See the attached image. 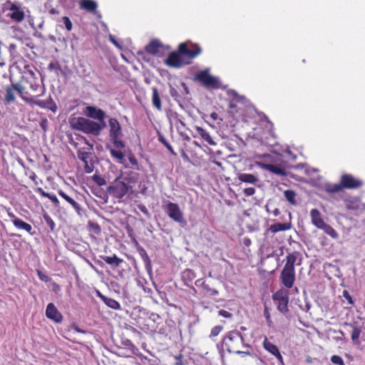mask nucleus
Wrapping results in <instances>:
<instances>
[{
  "instance_id": "nucleus-42",
  "label": "nucleus",
  "mask_w": 365,
  "mask_h": 365,
  "mask_svg": "<svg viewBox=\"0 0 365 365\" xmlns=\"http://www.w3.org/2000/svg\"><path fill=\"white\" fill-rule=\"evenodd\" d=\"M43 217L45 220L46 224L50 228L51 231H54L56 227V223L52 220V218L47 213H44Z\"/></svg>"
},
{
  "instance_id": "nucleus-32",
  "label": "nucleus",
  "mask_w": 365,
  "mask_h": 365,
  "mask_svg": "<svg viewBox=\"0 0 365 365\" xmlns=\"http://www.w3.org/2000/svg\"><path fill=\"white\" fill-rule=\"evenodd\" d=\"M92 155L93 153L91 151H86L84 148L79 149L77 151L78 158L83 163L88 162Z\"/></svg>"
},
{
  "instance_id": "nucleus-34",
  "label": "nucleus",
  "mask_w": 365,
  "mask_h": 365,
  "mask_svg": "<svg viewBox=\"0 0 365 365\" xmlns=\"http://www.w3.org/2000/svg\"><path fill=\"white\" fill-rule=\"evenodd\" d=\"M341 184H330L327 183L324 185V190L329 193L339 192L342 190Z\"/></svg>"
},
{
  "instance_id": "nucleus-41",
  "label": "nucleus",
  "mask_w": 365,
  "mask_h": 365,
  "mask_svg": "<svg viewBox=\"0 0 365 365\" xmlns=\"http://www.w3.org/2000/svg\"><path fill=\"white\" fill-rule=\"evenodd\" d=\"M350 327H352V332H351V340L353 341H356V340L359 339V338L360 336L361 329L360 327H356V326H353L352 324H350Z\"/></svg>"
},
{
  "instance_id": "nucleus-48",
  "label": "nucleus",
  "mask_w": 365,
  "mask_h": 365,
  "mask_svg": "<svg viewBox=\"0 0 365 365\" xmlns=\"http://www.w3.org/2000/svg\"><path fill=\"white\" fill-rule=\"evenodd\" d=\"M264 316L266 318L267 323L269 327H272V321L268 307L265 305L264 309Z\"/></svg>"
},
{
  "instance_id": "nucleus-55",
  "label": "nucleus",
  "mask_w": 365,
  "mask_h": 365,
  "mask_svg": "<svg viewBox=\"0 0 365 365\" xmlns=\"http://www.w3.org/2000/svg\"><path fill=\"white\" fill-rule=\"evenodd\" d=\"M243 192L247 197L252 196L255 193V188L252 187L245 188Z\"/></svg>"
},
{
  "instance_id": "nucleus-61",
  "label": "nucleus",
  "mask_w": 365,
  "mask_h": 365,
  "mask_svg": "<svg viewBox=\"0 0 365 365\" xmlns=\"http://www.w3.org/2000/svg\"><path fill=\"white\" fill-rule=\"evenodd\" d=\"M51 287H52L51 289L53 292H55L56 294H58V292H60L61 287L59 284L53 282L51 284Z\"/></svg>"
},
{
  "instance_id": "nucleus-25",
  "label": "nucleus",
  "mask_w": 365,
  "mask_h": 365,
  "mask_svg": "<svg viewBox=\"0 0 365 365\" xmlns=\"http://www.w3.org/2000/svg\"><path fill=\"white\" fill-rule=\"evenodd\" d=\"M263 168L265 170H268V171H269V172H271V173H274V174H275L277 175H279V176H286L287 175V173H286V171L284 170H283V169H282V168H279V167H277V166H276L274 165H272V164H264Z\"/></svg>"
},
{
  "instance_id": "nucleus-12",
  "label": "nucleus",
  "mask_w": 365,
  "mask_h": 365,
  "mask_svg": "<svg viewBox=\"0 0 365 365\" xmlns=\"http://www.w3.org/2000/svg\"><path fill=\"white\" fill-rule=\"evenodd\" d=\"M182 119H183V118L177 113H172L170 117V122L174 121L176 129H177L178 133L180 134V135L182 138L189 140H190L189 136L185 135L182 130V128L185 127V123H184Z\"/></svg>"
},
{
  "instance_id": "nucleus-31",
  "label": "nucleus",
  "mask_w": 365,
  "mask_h": 365,
  "mask_svg": "<svg viewBox=\"0 0 365 365\" xmlns=\"http://www.w3.org/2000/svg\"><path fill=\"white\" fill-rule=\"evenodd\" d=\"M101 257L107 264L115 267H118L123 261L122 259L118 257L115 255H113L111 257L104 256Z\"/></svg>"
},
{
  "instance_id": "nucleus-14",
  "label": "nucleus",
  "mask_w": 365,
  "mask_h": 365,
  "mask_svg": "<svg viewBox=\"0 0 365 365\" xmlns=\"http://www.w3.org/2000/svg\"><path fill=\"white\" fill-rule=\"evenodd\" d=\"M46 316L47 318L53 320L56 323H60L63 320L61 313L57 309L53 303H49L46 309Z\"/></svg>"
},
{
  "instance_id": "nucleus-21",
  "label": "nucleus",
  "mask_w": 365,
  "mask_h": 365,
  "mask_svg": "<svg viewBox=\"0 0 365 365\" xmlns=\"http://www.w3.org/2000/svg\"><path fill=\"white\" fill-rule=\"evenodd\" d=\"M152 105L158 110H162L161 99L158 90L156 87L152 88Z\"/></svg>"
},
{
  "instance_id": "nucleus-22",
  "label": "nucleus",
  "mask_w": 365,
  "mask_h": 365,
  "mask_svg": "<svg viewBox=\"0 0 365 365\" xmlns=\"http://www.w3.org/2000/svg\"><path fill=\"white\" fill-rule=\"evenodd\" d=\"M162 47L161 43L158 40L151 41L146 46L145 50L148 53L155 55L159 52V48Z\"/></svg>"
},
{
  "instance_id": "nucleus-11",
  "label": "nucleus",
  "mask_w": 365,
  "mask_h": 365,
  "mask_svg": "<svg viewBox=\"0 0 365 365\" xmlns=\"http://www.w3.org/2000/svg\"><path fill=\"white\" fill-rule=\"evenodd\" d=\"M340 184L342 188L354 189L362 185V182L355 179L351 175L345 174L341 176Z\"/></svg>"
},
{
  "instance_id": "nucleus-64",
  "label": "nucleus",
  "mask_w": 365,
  "mask_h": 365,
  "mask_svg": "<svg viewBox=\"0 0 365 365\" xmlns=\"http://www.w3.org/2000/svg\"><path fill=\"white\" fill-rule=\"evenodd\" d=\"M229 95L230 96H231L233 99H235L237 101H240V96L239 95L237 94V93L234 91V90H232L230 91H229Z\"/></svg>"
},
{
  "instance_id": "nucleus-50",
  "label": "nucleus",
  "mask_w": 365,
  "mask_h": 365,
  "mask_svg": "<svg viewBox=\"0 0 365 365\" xmlns=\"http://www.w3.org/2000/svg\"><path fill=\"white\" fill-rule=\"evenodd\" d=\"M223 327L222 326L217 325L212 328L210 335V336H217L221 331L222 330Z\"/></svg>"
},
{
  "instance_id": "nucleus-9",
  "label": "nucleus",
  "mask_w": 365,
  "mask_h": 365,
  "mask_svg": "<svg viewBox=\"0 0 365 365\" xmlns=\"http://www.w3.org/2000/svg\"><path fill=\"white\" fill-rule=\"evenodd\" d=\"M279 280L286 288H292L295 281V269L292 270L283 267L280 273Z\"/></svg>"
},
{
  "instance_id": "nucleus-3",
  "label": "nucleus",
  "mask_w": 365,
  "mask_h": 365,
  "mask_svg": "<svg viewBox=\"0 0 365 365\" xmlns=\"http://www.w3.org/2000/svg\"><path fill=\"white\" fill-rule=\"evenodd\" d=\"M71 127L77 130H80L86 134H91L94 136L98 135L99 126L97 122L83 117H77L70 119Z\"/></svg>"
},
{
  "instance_id": "nucleus-39",
  "label": "nucleus",
  "mask_w": 365,
  "mask_h": 365,
  "mask_svg": "<svg viewBox=\"0 0 365 365\" xmlns=\"http://www.w3.org/2000/svg\"><path fill=\"white\" fill-rule=\"evenodd\" d=\"M170 87V96L174 98V100L179 103L180 106H181V101H182V96L178 92V91L171 85L169 84Z\"/></svg>"
},
{
  "instance_id": "nucleus-44",
  "label": "nucleus",
  "mask_w": 365,
  "mask_h": 365,
  "mask_svg": "<svg viewBox=\"0 0 365 365\" xmlns=\"http://www.w3.org/2000/svg\"><path fill=\"white\" fill-rule=\"evenodd\" d=\"M122 344L130 351L131 354H135V351L138 350L136 346L133 344L130 339H125L122 341Z\"/></svg>"
},
{
  "instance_id": "nucleus-36",
  "label": "nucleus",
  "mask_w": 365,
  "mask_h": 365,
  "mask_svg": "<svg viewBox=\"0 0 365 365\" xmlns=\"http://www.w3.org/2000/svg\"><path fill=\"white\" fill-rule=\"evenodd\" d=\"M202 288L204 290V293L207 297H215L219 294V292L214 288H211L205 282H202Z\"/></svg>"
},
{
  "instance_id": "nucleus-54",
  "label": "nucleus",
  "mask_w": 365,
  "mask_h": 365,
  "mask_svg": "<svg viewBox=\"0 0 365 365\" xmlns=\"http://www.w3.org/2000/svg\"><path fill=\"white\" fill-rule=\"evenodd\" d=\"M93 165L89 164L88 161L84 163V171L86 173H91L93 171Z\"/></svg>"
},
{
  "instance_id": "nucleus-1",
  "label": "nucleus",
  "mask_w": 365,
  "mask_h": 365,
  "mask_svg": "<svg viewBox=\"0 0 365 365\" xmlns=\"http://www.w3.org/2000/svg\"><path fill=\"white\" fill-rule=\"evenodd\" d=\"M193 49L189 48L186 43H181L178 51L171 52L165 61V63L173 68H181L191 63L192 60L201 53L202 50L197 45Z\"/></svg>"
},
{
  "instance_id": "nucleus-7",
  "label": "nucleus",
  "mask_w": 365,
  "mask_h": 365,
  "mask_svg": "<svg viewBox=\"0 0 365 365\" xmlns=\"http://www.w3.org/2000/svg\"><path fill=\"white\" fill-rule=\"evenodd\" d=\"M195 79L200 82L206 88H218L220 87L218 78L210 76L208 70L201 71L197 73Z\"/></svg>"
},
{
  "instance_id": "nucleus-57",
  "label": "nucleus",
  "mask_w": 365,
  "mask_h": 365,
  "mask_svg": "<svg viewBox=\"0 0 365 365\" xmlns=\"http://www.w3.org/2000/svg\"><path fill=\"white\" fill-rule=\"evenodd\" d=\"M39 125L43 132H46L48 125V121L46 118H43L41 120Z\"/></svg>"
},
{
  "instance_id": "nucleus-15",
  "label": "nucleus",
  "mask_w": 365,
  "mask_h": 365,
  "mask_svg": "<svg viewBox=\"0 0 365 365\" xmlns=\"http://www.w3.org/2000/svg\"><path fill=\"white\" fill-rule=\"evenodd\" d=\"M85 114L87 117L95 120H103L106 118V113L101 108L95 106H87L86 108Z\"/></svg>"
},
{
  "instance_id": "nucleus-2",
  "label": "nucleus",
  "mask_w": 365,
  "mask_h": 365,
  "mask_svg": "<svg viewBox=\"0 0 365 365\" xmlns=\"http://www.w3.org/2000/svg\"><path fill=\"white\" fill-rule=\"evenodd\" d=\"M226 347L229 353H233L236 349H239L240 346L245 347H250V345L245 343V339L242 334L236 330L228 331L224 336L222 343L217 344V348L222 359V363L225 364V354L223 346Z\"/></svg>"
},
{
  "instance_id": "nucleus-46",
  "label": "nucleus",
  "mask_w": 365,
  "mask_h": 365,
  "mask_svg": "<svg viewBox=\"0 0 365 365\" xmlns=\"http://www.w3.org/2000/svg\"><path fill=\"white\" fill-rule=\"evenodd\" d=\"M48 69L50 71L54 70L58 74V72L61 70V68L58 61H51L48 66Z\"/></svg>"
},
{
  "instance_id": "nucleus-24",
  "label": "nucleus",
  "mask_w": 365,
  "mask_h": 365,
  "mask_svg": "<svg viewBox=\"0 0 365 365\" xmlns=\"http://www.w3.org/2000/svg\"><path fill=\"white\" fill-rule=\"evenodd\" d=\"M12 223L16 228L19 230H26L27 232L30 234L31 233L33 229L32 226L30 224L21 220V219L19 218L13 220Z\"/></svg>"
},
{
  "instance_id": "nucleus-19",
  "label": "nucleus",
  "mask_w": 365,
  "mask_h": 365,
  "mask_svg": "<svg viewBox=\"0 0 365 365\" xmlns=\"http://www.w3.org/2000/svg\"><path fill=\"white\" fill-rule=\"evenodd\" d=\"M237 178L242 182L252 185H256L259 182V178L256 175L250 173H239Z\"/></svg>"
},
{
  "instance_id": "nucleus-53",
  "label": "nucleus",
  "mask_w": 365,
  "mask_h": 365,
  "mask_svg": "<svg viewBox=\"0 0 365 365\" xmlns=\"http://www.w3.org/2000/svg\"><path fill=\"white\" fill-rule=\"evenodd\" d=\"M138 209L147 217H150V213L148 211V208L144 205H138Z\"/></svg>"
},
{
  "instance_id": "nucleus-29",
  "label": "nucleus",
  "mask_w": 365,
  "mask_h": 365,
  "mask_svg": "<svg viewBox=\"0 0 365 365\" xmlns=\"http://www.w3.org/2000/svg\"><path fill=\"white\" fill-rule=\"evenodd\" d=\"M36 104L41 108H48L53 112H56L57 110V106L53 103L51 98H49V99L46 101H39L36 103Z\"/></svg>"
},
{
  "instance_id": "nucleus-13",
  "label": "nucleus",
  "mask_w": 365,
  "mask_h": 365,
  "mask_svg": "<svg viewBox=\"0 0 365 365\" xmlns=\"http://www.w3.org/2000/svg\"><path fill=\"white\" fill-rule=\"evenodd\" d=\"M300 256L301 254L297 251L289 253L286 257V264L284 267L292 270L295 269V264L300 265L302 263Z\"/></svg>"
},
{
  "instance_id": "nucleus-47",
  "label": "nucleus",
  "mask_w": 365,
  "mask_h": 365,
  "mask_svg": "<svg viewBox=\"0 0 365 365\" xmlns=\"http://www.w3.org/2000/svg\"><path fill=\"white\" fill-rule=\"evenodd\" d=\"M128 159L130 163L133 165L132 168L139 170L138 160L133 154H130Z\"/></svg>"
},
{
  "instance_id": "nucleus-28",
  "label": "nucleus",
  "mask_w": 365,
  "mask_h": 365,
  "mask_svg": "<svg viewBox=\"0 0 365 365\" xmlns=\"http://www.w3.org/2000/svg\"><path fill=\"white\" fill-rule=\"evenodd\" d=\"M196 277L194 271L190 269H185L182 274V279L185 282V284L187 287L190 286V283Z\"/></svg>"
},
{
  "instance_id": "nucleus-23",
  "label": "nucleus",
  "mask_w": 365,
  "mask_h": 365,
  "mask_svg": "<svg viewBox=\"0 0 365 365\" xmlns=\"http://www.w3.org/2000/svg\"><path fill=\"white\" fill-rule=\"evenodd\" d=\"M16 91L13 86H9L6 88V94L4 98V101L6 104H10L14 102L16 97Z\"/></svg>"
},
{
  "instance_id": "nucleus-58",
  "label": "nucleus",
  "mask_w": 365,
  "mask_h": 365,
  "mask_svg": "<svg viewBox=\"0 0 365 365\" xmlns=\"http://www.w3.org/2000/svg\"><path fill=\"white\" fill-rule=\"evenodd\" d=\"M343 297L348 301L349 304H351V305L354 304V301L352 299V297L347 290L343 291Z\"/></svg>"
},
{
  "instance_id": "nucleus-4",
  "label": "nucleus",
  "mask_w": 365,
  "mask_h": 365,
  "mask_svg": "<svg viewBox=\"0 0 365 365\" xmlns=\"http://www.w3.org/2000/svg\"><path fill=\"white\" fill-rule=\"evenodd\" d=\"M109 126V138L114 147L117 149H122L125 148V143L121 140L123 132L121 126L115 118H110L108 119Z\"/></svg>"
},
{
  "instance_id": "nucleus-60",
  "label": "nucleus",
  "mask_w": 365,
  "mask_h": 365,
  "mask_svg": "<svg viewBox=\"0 0 365 365\" xmlns=\"http://www.w3.org/2000/svg\"><path fill=\"white\" fill-rule=\"evenodd\" d=\"M233 353L240 355L242 356L251 355V352L250 351H240L238 349H236Z\"/></svg>"
},
{
  "instance_id": "nucleus-8",
  "label": "nucleus",
  "mask_w": 365,
  "mask_h": 365,
  "mask_svg": "<svg viewBox=\"0 0 365 365\" xmlns=\"http://www.w3.org/2000/svg\"><path fill=\"white\" fill-rule=\"evenodd\" d=\"M274 301H277V309L282 314H286L289 312L288 303H289V294L288 292L284 289L278 290L272 295Z\"/></svg>"
},
{
  "instance_id": "nucleus-5",
  "label": "nucleus",
  "mask_w": 365,
  "mask_h": 365,
  "mask_svg": "<svg viewBox=\"0 0 365 365\" xmlns=\"http://www.w3.org/2000/svg\"><path fill=\"white\" fill-rule=\"evenodd\" d=\"M163 208L168 217L178 223L180 227H185L187 225V221L178 204L168 201L163 205Z\"/></svg>"
},
{
  "instance_id": "nucleus-27",
  "label": "nucleus",
  "mask_w": 365,
  "mask_h": 365,
  "mask_svg": "<svg viewBox=\"0 0 365 365\" xmlns=\"http://www.w3.org/2000/svg\"><path fill=\"white\" fill-rule=\"evenodd\" d=\"M196 130L200 137L205 140L208 144L211 145H216V143L212 140L209 133L201 127H197Z\"/></svg>"
},
{
  "instance_id": "nucleus-38",
  "label": "nucleus",
  "mask_w": 365,
  "mask_h": 365,
  "mask_svg": "<svg viewBox=\"0 0 365 365\" xmlns=\"http://www.w3.org/2000/svg\"><path fill=\"white\" fill-rule=\"evenodd\" d=\"M103 302L108 307H110L113 309L119 310L120 309V305L119 302L112 298L106 297V299H105V301Z\"/></svg>"
},
{
  "instance_id": "nucleus-33",
  "label": "nucleus",
  "mask_w": 365,
  "mask_h": 365,
  "mask_svg": "<svg viewBox=\"0 0 365 365\" xmlns=\"http://www.w3.org/2000/svg\"><path fill=\"white\" fill-rule=\"evenodd\" d=\"M320 230H322L326 234H327L334 239H336L339 237L337 232L331 225L327 223L324 224V225L322 226Z\"/></svg>"
},
{
  "instance_id": "nucleus-56",
  "label": "nucleus",
  "mask_w": 365,
  "mask_h": 365,
  "mask_svg": "<svg viewBox=\"0 0 365 365\" xmlns=\"http://www.w3.org/2000/svg\"><path fill=\"white\" fill-rule=\"evenodd\" d=\"M97 124H98V135L101 134V131L106 127V123L105 121V118L103 120H98Z\"/></svg>"
},
{
  "instance_id": "nucleus-30",
  "label": "nucleus",
  "mask_w": 365,
  "mask_h": 365,
  "mask_svg": "<svg viewBox=\"0 0 365 365\" xmlns=\"http://www.w3.org/2000/svg\"><path fill=\"white\" fill-rule=\"evenodd\" d=\"M263 347L265 350L275 356L279 352L278 347L265 338L263 341Z\"/></svg>"
},
{
  "instance_id": "nucleus-40",
  "label": "nucleus",
  "mask_w": 365,
  "mask_h": 365,
  "mask_svg": "<svg viewBox=\"0 0 365 365\" xmlns=\"http://www.w3.org/2000/svg\"><path fill=\"white\" fill-rule=\"evenodd\" d=\"M158 140L167 148V149L174 156L177 155V153L173 149L171 145L168 142V140L164 138V136L161 134L158 135Z\"/></svg>"
},
{
  "instance_id": "nucleus-52",
  "label": "nucleus",
  "mask_w": 365,
  "mask_h": 365,
  "mask_svg": "<svg viewBox=\"0 0 365 365\" xmlns=\"http://www.w3.org/2000/svg\"><path fill=\"white\" fill-rule=\"evenodd\" d=\"M63 21L66 29L68 31H71L72 29V22L71 21L70 19L67 16H64L63 17Z\"/></svg>"
},
{
  "instance_id": "nucleus-51",
  "label": "nucleus",
  "mask_w": 365,
  "mask_h": 365,
  "mask_svg": "<svg viewBox=\"0 0 365 365\" xmlns=\"http://www.w3.org/2000/svg\"><path fill=\"white\" fill-rule=\"evenodd\" d=\"M37 274L40 280L45 282H51V278L43 274L41 271L37 270Z\"/></svg>"
},
{
  "instance_id": "nucleus-63",
  "label": "nucleus",
  "mask_w": 365,
  "mask_h": 365,
  "mask_svg": "<svg viewBox=\"0 0 365 365\" xmlns=\"http://www.w3.org/2000/svg\"><path fill=\"white\" fill-rule=\"evenodd\" d=\"M36 192H37L38 193H39V194H40L41 196H43V197H48H48H50V195H51V193L46 192L43 190V188H41V187H38V188L36 189Z\"/></svg>"
},
{
  "instance_id": "nucleus-43",
  "label": "nucleus",
  "mask_w": 365,
  "mask_h": 365,
  "mask_svg": "<svg viewBox=\"0 0 365 365\" xmlns=\"http://www.w3.org/2000/svg\"><path fill=\"white\" fill-rule=\"evenodd\" d=\"M92 179L98 186H103L107 183L105 178L98 174L93 175Z\"/></svg>"
},
{
  "instance_id": "nucleus-16",
  "label": "nucleus",
  "mask_w": 365,
  "mask_h": 365,
  "mask_svg": "<svg viewBox=\"0 0 365 365\" xmlns=\"http://www.w3.org/2000/svg\"><path fill=\"white\" fill-rule=\"evenodd\" d=\"M138 252L140 256L141 257L142 260L143 261L145 268L148 275L150 276V278L152 279L153 268H152V264H151V260H150L146 250L143 247H139L138 248Z\"/></svg>"
},
{
  "instance_id": "nucleus-20",
  "label": "nucleus",
  "mask_w": 365,
  "mask_h": 365,
  "mask_svg": "<svg viewBox=\"0 0 365 365\" xmlns=\"http://www.w3.org/2000/svg\"><path fill=\"white\" fill-rule=\"evenodd\" d=\"M80 7L91 13H95L98 7L97 2L93 0H80Z\"/></svg>"
},
{
  "instance_id": "nucleus-37",
  "label": "nucleus",
  "mask_w": 365,
  "mask_h": 365,
  "mask_svg": "<svg viewBox=\"0 0 365 365\" xmlns=\"http://www.w3.org/2000/svg\"><path fill=\"white\" fill-rule=\"evenodd\" d=\"M107 148L109 149L110 153L113 158L117 159L120 163H123L124 154L121 151H118L114 148H110V146H107Z\"/></svg>"
},
{
  "instance_id": "nucleus-26",
  "label": "nucleus",
  "mask_w": 365,
  "mask_h": 365,
  "mask_svg": "<svg viewBox=\"0 0 365 365\" xmlns=\"http://www.w3.org/2000/svg\"><path fill=\"white\" fill-rule=\"evenodd\" d=\"M291 226H292L291 223L278 222V223H274V224L272 225L269 227V230L273 233H276V232H278L280 231L288 230L291 228Z\"/></svg>"
},
{
  "instance_id": "nucleus-10",
  "label": "nucleus",
  "mask_w": 365,
  "mask_h": 365,
  "mask_svg": "<svg viewBox=\"0 0 365 365\" xmlns=\"http://www.w3.org/2000/svg\"><path fill=\"white\" fill-rule=\"evenodd\" d=\"M58 194L76 210L78 216L82 217L85 215V210L82 208L81 205L76 200L75 198L68 195L62 190H58Z\"/></svg>"
},
{
  "instance_id": "nucleus-17",
  "label": "nucleus",
  "mask_w": 365,
  "mask_h": 365,
  "mask_svg": "<svg viewBox=\"0 0 365 365\" xmlns=\"http://www.w3.org/2000/svg\"><path fill=\"white\" fill-rule=\"evenodd\" d=\"M310 217L312 223L317 227L318 229H320L322 226L324 225L326 222L324 221L322 217V214L319 210L314 208L311 210L310 211Z\"/></svg>"
},
{
  "instance_id": "nucleus-6",
  "label": "nucleus",
  "mask_w": 365,
  "mask_h": 365,
  "mask_svg": "<svg viewBox=\"0 0 365 365\" xmlns=\"http://www.w3.org/2000/svg\"><path fill=\"white\" fill-rule=\"evenodd\" d=\"M131 188L128 184L124 181L115 180L112 185L107 187L106 192L119 202L125 197Z\"/></svg>"
},
{
  "instance_id": "nucleus-62",
  "label": "nucleus",
  "mask_w": 365,
  "mask_h": 365,
  "mask_svg": "<svg viewBox=\"0 0 365 365\" xmlns=\"http://www.w3.org/2000/svg\"><path fill=\"white\" fill-rule=\"evenodd\" d=\"M49 200L54 204L56 207H58L59 205V200H58L57 197L51 194L50 197H48Z\"/></svg>"
},
{
  "instance_id": "nucleus-35",
  "label": "nucleus",
  "mask_w": 365,
  "mask_h": 365,
  "mask_svg": "<svg viewBox=\"0 0 365 365\" xmlns=\"http://www.w3.org/2000/svg\"><path fill=\"white\" fill-rule=\"evenodd\" d=\"M285 199L292 205H297L296 192L292 190H287L284 192Z\"/></svg>"
},
{
  "instance_id": "nucleus-49",
  "label": "nucleus",
  "mask_w": 365,
  "mask_h": 365,
  "mask_svg": "<svg viewBox=\"0 0 365 365\" xmlns=\"http://www.w3.org/2000/svg\"><path fill=\"white\" fill-rule=\"evenodd\" d=\"M331 361L333 364H336V365H345L344 364V361H343L342 358L338 355H333L331 357Z\"/></svg>"
},
{
  "instance_id": "nucleus-18",
  "label": "nucleus",
  "mask_w": 365,
  "mask_h": 365,
  "mask_svg": "<svg viewBox=\"0 0 365 365\" xmlns=\"http://www.w3.org/2000/svg\"><path fill=\"white\" fill-rule=\"evenodd\" d=\"M11 11L9 16L16 22H21L24 20L25 14L16 5L12 4L10 7Z\"/></svg>"
},
{
  "instance_id": "nucleus-59",
  "label": "nucleus",
  "mask_w": 365,
  "mask_h": 365,
  "mask_svg": "<svg viewBox=\"0 0 365 365\" xmlns=\"http://www.w3.org/2000/svg\"><path fill=\"white\" fill-rule=\"evenodd\" d=\"M218 314L225 318H231L232 317V314L226 310L221 309L218 312Z\"/></svg>"
},
{
  "instance_id": "nucleus-45",
  "label": "nucleus",
  "mask_w": 365,
  "mask_h": 365,
  "mask_svg": "<svg viewBox=\"0 0 365 365\" xmlns=\"http://www.w3.org/2000/svg\"><path fill=\"white\" fill-rule=\"evenodd\" d=\"M10 81L11 82V86L14 88L16 93H17L20 96H21L23 94V92H24V86L21 83H13L11 78H10Z\"/></svg>"
}]
</instances>
